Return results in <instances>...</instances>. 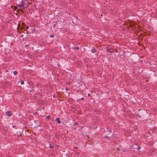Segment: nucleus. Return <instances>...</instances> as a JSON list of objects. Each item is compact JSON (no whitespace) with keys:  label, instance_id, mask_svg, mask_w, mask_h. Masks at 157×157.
Returning <instances> with one entry per match:
<instances>
[{"label":"nucleus","instance_id":"obj_26","mask_svg":"<svg viewBox=\"0 0 157 157\" xmlns=\"http://www.w3.org/2000/svg\"><path fill=\"white\" fill-rule=\"evenodd\" d=\"M56 24H53V27H55V26H56Z\"/></svg>","mask_w":157,"mask_h":157},{"label":"nucleus","instance_id":"obj_7","mask_svg":"<svg viewBox=\"0 0 157 157\" xmlns=\"http://www.w3.org/2000/svg\"><path fill=\"white\" fill-rule=\"evenodd\" d=\"M22 29L23 28H24V27L26 26V25L25 24V23L24 22H23L22 23Z\"/></svg>","mask_w":157,"mask_h":157},{"label":"nucleus","instance_id":"obj_2","mask_svg":"<svg viewBox=\"0 0 157 157\" xmlns=\"http://www.w3.org/2000/svg\"><path fill=\"white\" fill-rule=\"evenodd\" d=\"M6 114L8 116L10 117L12 115V113L11 111L8 110L6 112Z\"/></svg>","mask_w":157,"mask_h":157},{"label":"nucleus","instance_id":"obj_24","mask_svg":"<svg viewBox=\"0 0 157 157\" xmlns=\"http://www.w3.org/2000/svg\"><path fill=\"white\" fill-rule=\"evenodd\" d=\"M109 132L110 133H111L112 132V130L111 129H109Z\"/></svg>","mask_w":157,"mask_h":157},{"label":"nucleus","instance_id":"obj_13","mask_svg":"<svg viewBox=\"0 0 157 157\" xmlns=\"http://www.w3.org/2000/svg\"><path fill=\"white\" fill-rule=\"evenodd\" d=\"M46 118L47 119H49L50 118V116H47V117H46Z\"/></svg>","mask_w":157,"mask_h":157},{"label":"nucleus","instance_id":"obj_35","mask_svg":"<svg viewBox=\"0 0 157 157\" xmlns=\"http://www.w3.org/2000/svg\"><path fill=\"white\" fill-rule=\"evenodd\" d=\"M55 97V94H54V95H53V97Z\"/></svg>","mask_w":157,"mask_h":157},{"label":"nucleus","instance_id":"obj_17","mask_svg":"<svg viewBox=\"0 0 157 157\" xmlns=\"http://www.w3.org/2000/svg\"><path fill=\"white\" fill-rule=\"evenodd\" d=\"M21 84H24V81L23 80H21Z\"/></svg>","mask_w":157,"mask_h":157},{"label":"nucleus","instance_id":"obj_28","mask_svg":"<svg viewBox=\"0 0 157 157\" xmlns=\"http://www.w3.org/2000/svg\"><path fill=\"white\" fill-rule=\"evenodd\" d=\"M117 149L119 151H120L121 150L119 148H117Z\"/></svg>","mask_w":157,"mask_h":157},{"label":"nucleus","instance_id":"obj_15","mask_svg":"<svg viewBox=\"0 0 157 157\" xmlns=\"http://www.w3.org/2000/svg\"><path fill=\"white\" fill-rule=\"evenodd\" d=\"M136 116L140 118L141 117V116L140 115L138 114H136Z\"/></svg>","mask_w":157,"mask_h":157},{"label":"nucleus","instance_id":"obj_27","mask_svg":"<svg viewBox=\"0 0 157 157\" xmlns=\"http://www.w3.org/2000/svg\"><path fill=\"white\" fill-rule=\"evenodd\" d=\"M109 52H110L112 53V52H113V51H110L109 50Z\"/></svg>","mask_w":157,"mask_h":157},{"label":"nucleus","instance_id":"obj_39","mask_svg":"<svg viewBox=\"0 0 157 157\" xmlns=\"http://www.w3.org/2000/svg\"><path fill=\"white\" fill-rule=\"evenodd\" d=\"M31 91H32V90H30V92H31Z\"/></svg>","mask_w":157,"mask_h":157},{"label":"nucleus","instance_id":"obj_14","mask_svg":"<svg viewBox=\"0 0 157 157\" xmlns=\"http://www.w3.org/2000/svg\"><path fill=\"white\" fill-rule=\"evenodd\" d=\"M106 50L108 52L109 51V50L110 49V48L109 47H107L106 48Z\"/></svg>","mask_w":157,"mask_h":157},{"label":"nucleus","instance_id":"obj_6","mask_svg":"<svg viewBox=\"0 0 157 157\" xmlns=\"http://www.w3.org/2000/svg\"><path fill=\"white\" fill-rule=\"evenodd\" d=\"M31 29V30H30V31H31V32L32 33H33V32H34V31L35 30V28H34L33 29Z\"/></svg>","mask_w":157,"mask_h":157},{"label":"nucleus","instance_id":"obj_30","mask_svg":"<svg viewBox=\"0 0 157 157\" xmlns=\"http://www.w3.org/2000/svg\"><path fill=\"white\" fill-rule=\"evenodd\" d=\"M90 94H88V96H90Z\"/></svg>","mask_w":157,"mask_h":157},{"label":"nucleus","instance_id":"obj_38","mask_svg":"<svg viewBox=\"0 0 157 157\" xmlns=\"http://www.w3.org/2000/svg\"><path fill=\"white\" fill-rule=\"evenodd\" d=\"M75 148H77V147H75Z\"/></svg>","mask_w":157,"mask_h":157},{"label":"nucleus","instance_id":"obj_31","mask_svg":"<svg viewBox=\"0 0 157 157\" xmlns=\"http://www.w3.org/2000/svg\"><path fill=\"white\" fill-rule=\"evenodd\" d=\"M66 90H68V89L67 88H66Z\"/></svg>","mask_w":157,"mask_h":157},{"label":"nucleus","instance_id":"obj_16","mask_svg":"<svg viewBox=\"0 0 157 157\" xmlns=\"http://www.w3.org/2000/svg\"><path fill=\"white\" fill-rule=\"evenodd\" d=\"M78 122H75V124H73L74 126H75L76 125H78Z\"/></svg>","mask_w":157,"mask_h":157},{"label":"nucleus","instance_id":"obj_10","mask_svg":"<svg viewBox=\"0 0 157 157\" xmlns=\"http://www.w3.org/2000/svg\"><path fill=\"white\" fill-rule=\"evenodd\" d=\"M75 50H78L79 49V47H75L74 48Z\"/></svg>","mask_w":157,"mask_h":157},{"label":"nucleus","instance_id":"obj_3","mask_svg":"<svg viewBox=\"0 0 157 157\" xmlns=\"http://www.w3.org/2000/svg\"><path fill=\"white\" fill-rule=\"evenodd\" d=\"M55 121H57V122L58 124H60L61 123V121L60 120V118L59 117H57V118H56L55 120Z\"/></svg>","mask_w":157,"mask_h":157},{"label":"nucleus","instance_id":"obj_20","mask_svg":"<svg viewBox=\"0 0 157 157\" xmlns=\"http://www.w3.org/2000/svg\"><path fill=\"white\" fill-rule=\"evenodd\" d=\"M137 149L138 150H139L140 149V146H138L137 147Z\"/></svg>","mask_w":157,"mask_h":157},{"label":"nucleus","instance_id":"obj_32","mask_svg":"<svg viewBox=\"0 0 157 157\" xmlns=\"http://www.w3.org/2000/svg\"><path fill=\"white\" fill-rule=\"evenodd\" d=\"M12 127H13V128H14L15 127V126L13 125V126Z\"/></svg>","mask_w":157,"mask_h":157},{"label":"nucleus","instance_id":"obj_1","mask_svg":"<svg viewBox=\"0 0 157 157\" xmlns=\"http://www.w3.org/2000/svg\"><path fill=\"white\" fill-rule=\"evenodd\" d=\"M22 28H20L18 27L17 28V31L19 32L20 33V36L21 38L24 37V38H23L22 39V40H27V36L28 35H26L25 34V32H24L22 30Z\"/></svg>","mask_w":157,"mask_h":157},{"label":"nucleus","instance_id":"obj_9","mask_svg":"<svg viewBox=\"0 0 157 157\" xmlns=\"http://www.w3.org/2000/svg\"><path fill=\"white\" fill-rule=\"evenodd\" d=\"M17 6H18V7H19L20 8H21L22 7H24V6H23V5H22V4L21 5H17Z\"/></svg>","mask_w":157,"mask_h":157},{"label":"nucleus","instance_id":"obj_29","mask_svg":"<svg viewBox=\"0 0 157 157\" xmlns=\"http://www.w3.org/2000/svg\"><path fill=\"white\" fill-rule=\"evenodd\" d=\"M26 6H27L28 7V6H27V4H26V5L25 6V7L26 8H27V7Z\"/></svg>","mask_w":157,"mask_h":157},{"label":"nucleus","instance_id":"obj_18","mask_svg":"<svg viewBox=\"0 0 157 157\" xmlns=\"http://www.w3.org/2000/svg\"><path fill=\"white\" fill-rule=\"evenodd\" d=\"M29 47V45L28 44H27V45H26L25 46V48H28V47Z\"/></svg>","mask_w":157,"mask_h":157},{"label":"nucleus","instance_id":"obj_11","mask_svg":"<svg viewBox=\"0 0 157 157\" xmlns=\"http://www.w3.org/2000/svg\"><path fill=\"white\" fill-rule=\"evenodd\" d=\"M13 73L15 75H16L17 74V72L16 71H15L13 72Z\"/></svg>","mask_w":157,"mask_h":157},{"label":"nucleus","instance_id":"obj_33","mask_svg":"<svg viewBox=\"0 0 157 157\" xmlns=\"http://www.w3.org/2000/svg\"><path fill=\"white\" fill-rule=\"evenodd\" d=\"M20 26V24H18V26Z\"/></svg>","mask_w":157,"mask_h":157},{"label":"nucleus","instance_id":"obj_23","mask_svg":"<svg viewBox=\"0 0 157 157\" xmlns=\"http://www.w3.org/2000/svg\"><path fill=\"white\" fill-rule=\"evenodd\" d=\"M26 26V29H27L29 28V27L27 25H26V26Z\"/></svg>","mask_w":157,"mask_h":157},{"label":"nucleus","instance_id":"obj_8","mask_svg":"<svg viewBox=\"0 0 157 157\" xmlns=\"http://www.w3.org/2000/svg\"><path fill=\"white\" fill-rule=\"evenodd\" d=\"M106 139L108 140H109V137L107 136H105L104 137Z\"/></svg>","mask_w":157,"mask_h":157},{"label":"nucleus","instance_id":"obj_21","mask_svg":"<svg viewBox=\"0 0 157 157\" xmlns=\"http://www.w3.org/2000/svg\"><path fill=\"white\" fill-rule=\"evenodd\" d=\"M130 149H132L133 147V145H131L130 146Z\"/></svg>","mask_w":157,"mask_h":157},{"label":"nucleus","instance_id":"obj_25","mask_svg":"<svg viewBox=\"0 0 157 157\" xmlns=\"http://www.w3.org/2000/svg\"><path fill=\"white\" fill-rule=\"evenodd\" d=\"M84 99V98H81V99H80L79 100H83Z\"/></svg>","mask_w":157,"mask_h":157},{"label":"nucleus","instance_id":"obj_19","mask_svg":"<svg viewBox=\"0 0 157 157\" xmlns=\"http://www.w3.org/2000/svg\"><path fill=\"white\" fill-rule=\"evenodd\" d=\"M122 151L123 152H125L126 151V149L125 148L123 149L122 150Z\"/></svg>","mask_w":157,"mask_h":157},{"label":"nucleus","instance_id":"obj_36","mask_svg":"<svg viewBox=\"0 0 157 157\" xmlns=\"http://www.w3.org/2000/svg\"><path fill=\"white\" fill-rule=\"evenodd\" d=\"M39 125H39H39H37V127H38V126H39Z\"/></svg>","mask_w":157,"mask_h":157},{"label":"nucleus","instance_id":"obj_4","mask_svg":"<svg viewBox=\"0 0 157 157\" xmlns=\"http://www.w3.org/2000/svg\"><path fill=\"white\" fill-rule=\"evenodd\" d=\"M24 1L23 0L21 1V4L22 5H23V6H24V8L23 9V10H25V5L26 4V3L24 2Z\"/></svg>","mask_w":157,"mask_h":157},{"label":"nucleus","instance_id":"obj_37","mask_svg":"<svg viewBox=\"0 0 157 157\" xmlns=\"http://www.w3.org/2000/svg\"><path fill=\"white\" fill-rule=\"evenodd\" d=\"M25 128H26V127H25Z\"/></svg>","mask_w":157,"mask_h":157},{"label":"nucleus","instance_id":"obj_12","mask_svg":"<svg viewBox=\"0 0 157 157\" xmlns=\"http://www.w3.org/2000/svg\"><path fill=\"white\" fill-rule=\"evenodd\" d=\"M50 37L51 38H53L54 37V35L53 34H51L50 35Z\"/></svg>","mask_w":157,"mask_h":157},{"label":"nucleus","instance_id":"obj_22","mask_svg":"<svg viewBox=\"0 0 157 157\" xmlns=\"http://www.w3.org/2000/svg\"><path fill=\"white\" fill-rule=\"evenodd\" d=\"M26 33L27 34H29L30 33L29 31H27L26 32Z\"/></svg>","mask_w":157,"mask_h":157},{"label":"nucleus","instance_id":"obj_5","mask_svg":"<svg viewBox=\"0 0 157 157\" xmlns=\"http://www.w3.org/2000/svg\"><path fill=\"white\" fill-rule=\"evenodd\" d=\"M96 51V50L94 48L92 49L91 50V52L92 53H94Z\"/></svg>","mask_w":157,"mask_h":157},{"label":"nucleus","instance_id":"obj_34","mask_svg":"<svg viewBox=\"0 0 157 157\" xmlns=\"http://www.w3.org/2000/svg\"><path fill=\"white\" fill-rule=\"evenodd\" d=\"M52 147H52L50 146V148H52Z\"/></svg>","mask_w":157,"mask_h":157}]
</instances>
